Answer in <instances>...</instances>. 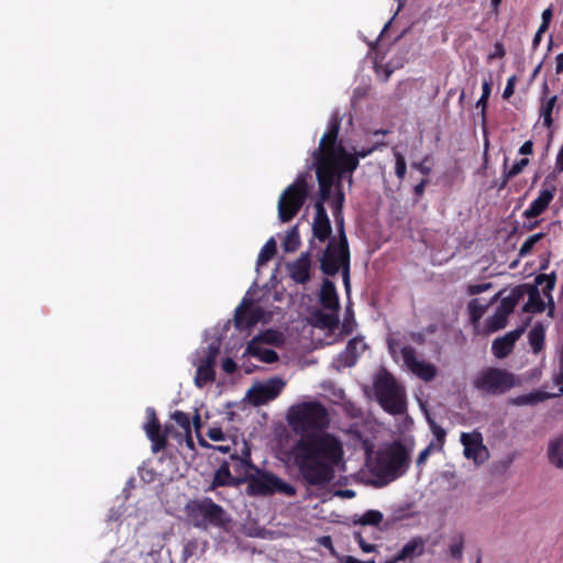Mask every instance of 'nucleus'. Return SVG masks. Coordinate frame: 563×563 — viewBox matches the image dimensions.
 I'll return each instance as SVG.
<instances>
[{
  "label": "nucleus",
  "instance_id": "nucleus-32",
  "mask_svg": "<svg viewBox=\"0 0 563 563\" xmlns=\"http://www.w3.org/2000/svg\"><path fill=\"white\" fill-rule=\"evenodd\" d=\"M521 296L522 292L519 288L514 289L509 296L501 299L497 309L509 316L515 310Z\"/></svg>",
  "mask_w": 563,
  "mask_h": 563
},
{
  "label": "nucleus",
  "instance_id": "nucleus-12",
  "mask_svg": "<svg viewBox=\"0 0 563 563\" xmlns=\"http://www.w3.org/2000/svg\"><path fill=\"white\" fill-rule=\"evenodd\" d=\"M284 386L285 382L282 378H271L250 388L246 396L252 405L261 406L275 399L282 393Z\"/></svg>",
  "mask_w": 563,
  "mask_h": 563
},
{
  "label": "nucleus",
  "instance_id": "nucleus-5",
  "mask_svg": "<svg viewBox=\"0 0 563 563\" xmlns=\"http://www.w3.org/2000/svg\"><path fill=\"white\" fill-rule=\"evenodd\" d=\"M320 268L328 276L336 275L341 268L344 285L350 287V250L343 219L340 221L339 242L330 240L320 258Z\"/></svg>",
  "mask_w": 563,
  "mask_h": 563
},
{
  "label": "nucleus",
  "instance_id": "nucleus-24",
  "mask_svg": "<svg viewBox=\"0 0 563 563\" xmlns=\"http://www.w3.org/2000/svg\"><path fill=\"white\" fill-rule=\"evenodd\" d=\"M239 482L232 476L230 472L229 463L224 461L214 472L209 490H213L218 487L235 486Z\"/></svg>",
  "mask_w": 563,
  "mask_h": 563
},
{
  "label": "nucleus",
  "instance_id": "nucleus-46",
  "mask_svg": "<svg viewBox=\"0 0 563 563\" xmlns=\"http://www.w3.org/2000/svg\"><path fill=\"white\" fill-rule=\"evenodd\" d=\"M528 164V158L517 161L508 170L506 169V180H510L515 176L519 175Z\"/></svg>",
  "mask_w": 563,
  "mask_h": 563
},
{
  "label": "nucleus",
  "instance_id": "nucleus-27",
  "mask_svg": "<svg viewBox=\"0 0 563 563\" xmlns=\"http://www.w3.org/2000/svg\"><path fill=\"white\" fill-rule=\"evenodd\" d=\"M358 347L363 351L367 347L361 338H353L347 342L344 352L341 354L345 366H353L356 363L360 356Z\"/></svg>",
  "mask_w": 563,
  "mask_h": 563
},
{
  "label": "nucleus",
  "instance_id": "nucleus-49",
  "mask_svg": "<svg viewBox=\"0 0 563 563\" xmlns=\"http://www.w3.org/2000/svg\"><path fill=\"white\" fill-rule=\"evenodd\" d=\"M492 287H493L492 283L468 285L467 286V294L471 295V296L478 295V294H482V292L490 289Z\"/></svg>",
  "mask_w": 563,
  "mask_h": 563
},
{
  "label": "nucleus",
  "instance_id": "nucleus-3",
  "mask_svg": "<svg viewBox=\"0 0 563 563\" xmlns=\"http://www.w3.org/2000/svg\"><path fill=\"white\" fill-rule=\"evenodd\" d=\"M189 523L199 530L211 528L228 532L232 525L230 514L210 497L189 499L185 505Z\"/></svg>",
  "mask_w": 563,
  "mask_h": 563
},
{
  "label": "nucleus",
  "instance_id": "nucleus-29",
  "mask_svg": "<svg viewBox=\"0 0 563 563\" xmlns=\"http://www.w3.org/2000/svg\"><path fill=\"white\" fill-rule=\"evenodd\" d=\"M313 318L316 321V325L322 329L334 330L338 328L340 322L338 312L334 311L323 312L318 310L313 313Z\"/></svg>",
  "mask_w": 563,
  "mask_h": 563
},
{
  "label": "nucleus",
  "instance_id": "nucleus-25",
  "mask_svg": "<svg viewBox=\"0 0 563 563\" xmlns=\"http://www.w3.org/2000/svg\"><path fill=\"white\" fill-rule=\"evenodd\" d=\"M552 395L543 390H534L509 399V404L514 406H536L551 398Z\"/></svg>",
  "mask_w": 563,
  "mask_h": 563
},
{
  "label": "nucleus",
  "instance_id": "nucleus-39",
  "mask_svg": "<svg viewBox=\"0 0 563 563\" xmlns=\"http://www.w3.org/2000/svg\"><path fill=\"white\" fill-rule=\"evenodd\" d=\"M508 314L496 309L495 313L487 320V327L490 331H498L506 327Z\"/></svg>",
  "mask_w": 563,
  "mask_h": 563
},
{
  "label": "nucleus",
  "instance_id": "nucleus-20",
  "mask_svg": "<svg viewBox=\"0 0 563 563\" xmlns=\"http://www.w3.org/2000/svg\"><path fill=\"white\" fill-rule=\"evenodd\" d=\"M426 540L422 537H415L408 541L401 550L395 554L388 563H397L408 559L419 558L424 552Z\"/></svg>",
  "mask_w": 563,
  "mask_h": 563
},
{
  "label": "nucleus",
  "instance_id": "nucleus-11",
  "mask_svg": "<svg viewBox=\"0 0 563 563\" xmlns=\"http://www.w3.org/2000/svg\"><path fill=\"white\" fill-rule=\"evenodd\" d=\"M264 311L261 307L253 308V300L243 298L235 308L234 327L239 331H249L263 318Z\"/></svg>",
  "mask_w": 563,
  "mask_h": 563
},
{
  "label": "nucleus",
  "instance_id": "nucleus-9",
  "mask_svg": "<svg viewBox=\"0 0 563 563\" xmlns=\"http://www.w3.org/2000/svg\"><path fill=\"white\" fill-rule=\"evenodd\" d=\"M246 492L250 496H269L280 493L288 497H294L297 493L289 483L271 472H263L258 467L249 476Z\"/></svg>",
  "mask_w": 563,
  "mask_h": 563
},
{
  "label": "nucleus",
  "instance_id": "nucleus-22",
  "mask_svg": "<svg viewBox=\"0 0 563 563\" xmlns=\"http://www.w3.org/2000/svg\"><path fill=\"white\" fill-rule=\"evenodd\" d=\"M320 303L324 309L338 312L340 309L339 297L334 284L323 279L320 290Z\"/></svg>",
  "mask_w": 563,
  "mask_h": 563
},
{
  "label": "nucleus",
  "instance_id": "nucleus-28",
  "mask_svg": "<svg viewBox=\"0 0 563 563\" xmlns=\"http://www.w3.org/2000/svg\"><path fill=\"white\" fill-rule=\"evenodd\" d=\"M548 457L552 465L563 470V435L552 440L548 448Z\"/></svg>",
  "mask_w": 563,
  "mask_h": 563
},
{
  "label": "nucleus",
  "instance_id": "nucleus-57",
  "mask_svg": "<svg viewBox=\"0 0 563 563\" xmlns=\"http://www.w3.org/2000/svg\"><path fill=\"white\" fill-rule=\"evenodd\" d=\"M222 369L228 374H232L236 369V363L232 358L228 357L222 362Z\"/></svg>",
  "mask_w": 563,
  "mask_h": 563
},
{
  "label": "nucleus",
  "instance_id": "nucleus-2",
  "mask_svg": "<svg viewBox=\"0 0 563 563\" xmlns=\"http://www.w3.org/2000/svg\"><path fill=\"white\" fill-rule=\"evenodd\" d=\"M340 128L341 118L338 114L332 115L318 148L312 152L311 168H314L318 173L323 172L330 180L333 178L336 168L341 173L347 174L351 184L352 174L358 167L360 158L371 155L378 147V144L349 153L343 143L339 141Z\"/></svg>",
  "mask_w": 563,
  "mask_h": 563
},
{
  "label": "nucleus",
  "instance_id": "nucleus-59",
  "mask_svg": "<svg viewBox=\"0 0 563 563\" xmlns=\"http://www.w3.org/2000/svg\"><path fill=\"white\" fill-rule=\"evenodd\" d=\"M410 340L419 345L426 343V334L423 332H411Z\"/></svg>",
  "mask_w": 563,
  "mask_h": 563
},
{
  "label": "nucleus",
  "instance_id": "nucleus-15",
  "mask_svg": "<svg viewBox=\"0 0 563 563\" xmlns=\"http://www.w3.org/2000/svg\"><path fill=\"white\" fill-rule=\"evenodd\" d=\"M219 346L210 344L207 349L206 355L196 371L195 384L197 387L202 388L208 383L216 379V372L213 368Z\"/></svg>",
  "mask_w": 563,
  "mask_h": 563
},
{
  "label": "nucleus",
  "instance_id": "nucleus-34",
  "mask_svg": "<svg viewBox=\"0 0 563 563\" xmlns=\"http://www.w3.org/2000/svg\"><path fill=\"white\" fill-rule=\"evenodd\" d=\"M383 521V514L379 510H367L357 519H354V525L373 526L377 527Z\"/></svg>",
  "mask_w": 563,
  "mask_h": 563
},
{
  "label": "nucleus",
  "instance_id": "nucleus-62",
  "mask_svg": "<svg viewBox=\"0 0 563 563\" xmlns=\"http://www.w3.org/2000/svg\"><path fill=\"white\" fill-rule=\"evenodd\" d=\"M555 73L558 75L563 73V52L555 57Z\"/></svg>",
  "mask_w": 563,
  "mask_h": 563
},
{
  "label": "nucleus",
  "instance_id": "nucleus-54",
  "mask_svg": "<svg viewBox=\"0 0 563 563\" xmlns=\"http://www.w3.org/2000/svg\"><path fill=\"white\" fill-rule=\"evenodd\" d=\"M428 161V156L423 158L422 162L412 163V168L419 170L422 175L429 176L431 173V167L426 165V162Z\"/></svg>",
  "mask_w": 563,
  "mask_h": 563
},
{
  "label": "nucleus",
  "instance_id": "nucleus-33",
  "mask_svg": "<svg viewBox=\"0 0 563 563\" xmlns=\"http://www.w3.org/2000/svg\"><path fill=\"white\" fill-rule=\"evenodd\" d=\"M252 341L279 346L280 344H283L284 339L283 334L279 331L268 329L260 333L258 335L254 336Z\"/></svg>",
  "mask_w": 563,
  "mask_h": 563
},
{
  "label": "nucleus",
  "instance_id": "nucleus-55",
  "mask_svg": "<svg viewBox=\"0 0 563 563\" xmlns=\"http://www.w3.org/2000/svg\"><path fill=\"white\" fill-rule=\"evenodd\" d=\"M428 184L429 179L422 178L421 181L413 187V194L417 198H421L423 196Z\"/></svg>",
  "mask_w": 563,
  "mask_h": 563
},
{
  "label": "nucleus",
  "instance_id": "nucleus-51",
  "mask_svg": "<svg viewBox=\"0 0 563 563\" xmlns=\"http://www.w3.org/2000/svg\"><path fill=\"white\" fill-rule=\"evenodd\" d=\"M354 323L355 322H354V318H353V312L347 309L346 316H345L343 324H342L343 332L346 334L351 333L353 330Z\"/></svg>",
  "mask_w": 563,
  "mask_h": 563
},
{
  "label": "nucleus",
  "instance_id": "nucleus-14",
  "mask_svg": "<svg viewBox=\"0 0 563 563\" xmlns=\"http://www.w3.org/2000/svg\"><path fill=\"white\" fill-rule=\"evenodd\" d=\"M461 443L464 446V456L467 460H473L476 465L483 464L488 460L489 453L483 443V437L481 432H463L461 434Z\"/></svg>",
  "mask_w": 563,
  "mask_h": 563
},
{
  "label": "nucleus",
  "instance_id": "nucleus-60",
  "mask_svg": "<svg viewBox=\"0 0 563 563\" xmlns=\"http://www.w3.org/2000/svg\"><path fill=\"white\" fill-rule=\"evenodd\" d=\"M529 301L530 302L538 301V303H539L538 310L539 311L543 310V302L540 299L539 291L537 288H533L532 291L529 294Z\"/></svg>",
  "mask_w": 563,
  "mask_h": 563
},
{
  "label": "nucleus",
  "instance_id": "nucleus-26",
  "mask_svg": "<svg viewBox=\"0 0 563 563\" xmlns=\"http://www.w3.org/2000/svg\"><path fill=\"white\" fill-rule=\"evenodd\" d=\"M246 353L266 364H273L278 361V354L276 351L262 347L258 345V342L255 341L249 342Z\"/></svg>",
  "mask_w": 563,
  "mask_h": 563
},
{
  "label": "nucleus",
  "instance_id": "nucleus-16",
  "mask_svg": "<svg viewBox=\"0 0 563 563\" xmlns=\"http://www.w3.org/2000/svg\"><path fill=\"white\" fill-rule=\"evenodd\" d=\"M526 328L518 327L504 336L496 338L492 343V352L497 358L507 357L514 350L516 342L523 334Z\"/></svg>",
  "mask_w": 563,
  "mask_h": 563
},
{
  "label": "nucleus",
  "instance_id": "nucleus-61",
  "mask_svg": "<svg viewBox=\"0 0 563 563\" xmlns=\"http://www.w3.org/2000/svg\"><path fill=\"white\" fill-rule=\"evenodd\" d=\"M555 169L558 172H563V145L561 146V148L556 155Z\"/></svg>",
  "mask_w": 563,
  "mask_h": 563
},
{
  "label": "nucleus",
  "instance_id": "nucleus-4",
  "mask_svg": "<svg viewBox=\"0 0 563 563\" xmlns=\"http://www.w3.org/2000/svg\"><path fill=\"white\" fill-rule=\"evenodd\" d=\"M408 467L409 453L406 446L397 441L377 453L371 472L382 484H388L402 476Z\"/></svg>",
  "mask_w": 563,
  "mask_h": 563
},
{
  "label": "nucleus",
  "instance_id": "nucleus-21",
  "mask_svg": "<svg viewBox=\"0 0 563 563\" xmlns=\"http://www.w3.org/2000/svg\"><path fill=\"white\" fill-rule=\"evenodd\" d=\"M230 459L234 462V472L246 482L249 476H251L255 472V468H257V466L252 463L251 451L247 446L243 449L242 455L231 454Z\"/></svg>",
  "mask_w": 563,
  "mask_h": 563
},
{
  "label": "nucleus",
  "instance_id": "nucleus-38",
  "mask_svg": "<svg viewBox=\"0 0 563 563\" xmlns=\"http://www.w3.org/2000/svg\"><path fill=\"white\" fill-rule=\"evenodd\" d=\"M276 251H277L276 242L273 238H271L260 251V254L257 257V265L261 266V265L266 264L269 260H272L274 257V255L276 254Z\"/></svg>",
  "mask_w": 563,
  "mask_h": 563
},
{
  "label": "nucleus",
  "instance_id": "nucleus-37",
  "mask_svg": "<svg viewBox=\"0 0 563 563\" xmlns=\"http://www.w3.org/2000/svg\"><path fill=\"white\" fill-rule=\"evenodd\" d=\"M172 419L179 426V428L183 429L185 434L187 437H189L188 444L191 446L192 445V440H191V437H190V434H191V423H190L189 415L186 413V412L176 410L172 415Z\"/></svg>",
  "mask_w": 563,
  "mask_h": 563
},
{
  "label": "nucleus",
  "instance_id": "nucleus-13",
  "mask_svg": "<svg viewBox=\"0 0 563 563\" xmlns=\"http://www.w3.org/2000/svg\"><path fill=\"white\" fill-rule=\"evenodd\" d=\"M400 354L407 368L420 379L431 382L437 376V367L431 363L417 360V352L412 346H402Z\"/></svg>",
  "mask_w": 563,
  "mask_h": 563
},
{
  "label": "nucleus",
  "instance_id": "nucleus-6",
  "mask_svg": "<svg viewBox=\"0 0 563 563\" xmlns=\"http://www.w3.org/2000/svg\"><path fill=\"white\" fill-rule=\"evenodd\" d=\"M374 390L382 408L394 416L406 411L407 402L404 389L396 378L386 369L380 372L374 382Z\"/></svg>",
  "mask_w": 563,
  "mask_h": 563
},
{
  "label": "nucleus",
  "instance_id": "nucleus-47",
  "mask_svg": "<svg viewBox=\"0 0 563 563\" xmlns=\"http://www.w3.org/2000/svg\"><path fill=\"white\" fill-rule=\"evenodd\" d=\"M199 548V542L197 539L188 540L183 548V559L188 560L196 555Z\"/></svg>",
  "mask_w": 563,
  "mask_h": 563
},
{
  "label": "nucleus",
  "instance_id": "nucleus-23",
  "mask_svg": "<svg viewBox=\"0 0 563 563\" xmlns=\"http://www.w3.org/2000/svg\"><path fill=\"white\" fill-rule=\"evenodd\" d=\"M549 87L547 84L542 87V98L539 109L540 118L543 119V125L548 129L553 125L552 112L558 101V96L548 97Z\"/></svg>",
  "mask_w": 563,
  "mask_h": 563
},
{
  "label": "nucleus",
  "instance_id": "nucleus-43",
  "mask_svg": "<svg viewBox=\"0 0 563 563\" xmlns=\"http://www.w3.org/2000/svg\"><path fill=\"white\" fill-rule=\"evenodd\" d=\"M544 236L543 233H536L531 236H529L521 245L519 250L520 256H527L531 253L533 246L536 243H538L542 238Z\"/></svg>",
  "mask_w": 563,
  "mask_h": 563
},
{
  "label": "nucleus",
  "instance_id": "nucleus-35",
  "mask_svg": "<svg viewBox=\"0 0 563 563\" xmlns=\"http://www.w3.org/2000/svg\"><path fill=\"white\" fill-rule=\"evenodd\" d=\"M300 245V236L298 225H294L286 234L283 241V249L287 253H291L298 250Z\"/></svg>",
  "mask_w": 563,
  "mask_h": 563
},
{
  "label": "nucleus",
  "instance_id": "nucleus-36",
  "mask_svg": "<svg viewBox=\"0 0 563 563\" xmlns=\"http://www.w3.org/2000/svg\"><path fill=\"white\" fill-rule=\"evenodd\" d=\"M464 550V536L459 532L451 537L449 551L453 559L461 561L463 558Z\"/></svg>",
  "mask_w": 563,
  "mask_h": 563
},
{
  "label": "nucleus",
  "instance_id": "nucleus-30",
  "mask_svg": "<svg viewBox=\"0 0 563 563\" xmlns=\"http://www.w3.org/2000/svg\"><path fill=\"white\" fill-rule=\"evenodd\" d=\"M169 430V427H165L164 431H162L161 428L159 431L151 430L146 433L147 438L152 442V451L154 453H158L167 446Z\"/></svg>",
  "mask_w": 563,
  "mask_h": 563
},
{
  "label": "nucleus",
  "instance_id": "nucleus-52",
  "mask_svg": "<svg viewBox=\"0 0 563 563\" xmlns=\"http://www.w3.org/2000/svg\"><path fill=\"white\" fill-rule=\"evenodd\" d=\"M506 55V49L500 42H496L494 45V52L489 54L488 59L503 58Z\"/></svg>",
  "mask_w": 563,
  "mask_h": 563
},
{
  "label": "nucleus",
  "instance_id": "nucleus-1",
  "mask_svg": "<svg viewBox=\"0 0 563 563\" xmlns=\"http://www.w3.org/2000/svg\"><path fill=\"white\" fill-rule=\"evenodd\" d=\"M292 430L300 434L289 451L292 464L302 481L324 487L335 477V467L343 462L342 442L330 433H320L330 423L327 408L318 401L292 406L287 413Z\"/></svg>",
  "mask_w": 563,
  "mask_h": 563
},
{
  "label": "nucleus",
  "instance_id": "nucleus-18",
  "mask_svg": "<svg viewBox=\"0 0 563 563\" xmlns=\"http://www.w3.org/2000/svg\"><path fill=\"white\" fill-rule=\"evenodd\" d=\"M556 188L551 186L550 188H542L539 196L530 203L525 210L523 217L527 219L537 218L542 214L554 198Z\"/></svg>",
  "mask_w": 563,
  "mask_h": 563
},
{
  "label": "nucleus",
  "instance_id": "nucleus-44",
  "mask_svg": "<svg viewBox=\"0 0 563 563\" xmlns=\"http://www.w3.org/2000/svg\"><path fill=\"white\" fill-rule=\"evenodd\" d=\"M146 415H147V421L144 424L145 432L147 433L151 430L152 431H159V429L162 427H161L158 418L156 417L155 410L153 408H147L146 409Z\"/></svg>",
  "mask_w": 563,
  "mask_h": 563
},
{
  "label": "nucleus",
  "instance_id": "nucleus-50",
  "mask_svg": "<svg viewBox=\"0 0 563 563\" xmlns=\"http://www.w3.org/2000/svg\"><path fill=\"white\" fill-rule=\"evenodd\" d=\"M516 82H517V76L516 75H512V76H510L508 78L506 87H505L504 92H503V98L504 99H509L514 95Z\"/></svg>",
  "mask_w": 563,
  "mask_h": 563
},
{
  "label": "nucleus",
  "instance_id": "nucleus-56",
  "mask_svg": "<svg viewBox=\"0 0 563 563\" xmlns=\"http://www.w3.org/2000/svg\"><path fill=\"white\" fill-rule=\"evenodd\" d=\"M208 437L212 441H222L224 440V433L221 428H211L208 431Z\"/></svg>",
  "mask_w": 563,
  "mask_h": 563
},
{
  "label": "nucleus",
  "instance_id": "nucleus-17",
  "mask_svg": "<svg viewBox=\"0 0 563 563\" xmlns=\"http://www.w3.org/2000/svg\"><path fill=\"white\" fill-rule=\"evenodd\" d=\"M345 173H341V170L335 168L333 178L331 179V191L334 189V199L332 201L333 216L336 220L338 230L340 229V221L343 219L342 209L345 201V195L343 192V179L345 178Z\"/></svg>",
  "mask_w": 563,
  "mask_h": 563
},
{
  "label": "nucleus",
  "instance_id": "nucleus-48",
  "mask_svg": "<svg viewBox=\"0 0 563 563\" xmlns=\"http://www.w3.org/2000/svg\"><path fill=\"white\" fill-rule=\"evenodd\" d=\"M353 538L358 543L363 552L371 553L375 551L376 545L367 543L361 532L355 531L353 533Z\"/></svg>",
  "mask_w": 563,
  "mask_h": 563
},
{
  "label": "nucleus",
  "instance_id": "nucleus-41",
  "mask_svg": "<svg viewBox=\"0 0 563 563\" xmlns=\"http://www.w3.org/2000/svg\"><path fill=\"white\" fill-rule=\"evenodd\" d=\"M536 284L541 286L543 294L547 295L551 292L555 286V276L554 274H540L536 277Z\"/></svg>",
  "mask_w": 563,
  "mask_h": 563
},
{
  "label": "nucleus",
  "instance_id": "nucleus-31",
  "mask_svg": "<svg viewBox=\"0 0 563 563\" xmlns=\"http://www.w3.org/2000/svg\"><path fill=\"white\" fill-rule=\"evenodd\" d=\"M545 330L541 323H537L529 332V344L534 354L542 351L544 346Z\"/></svg>",
  "mask_w": 563,
  "mask_h": 563
},
{
  "label": "nucleus",
  "instance_id": "nucleus-53",
  "mask_svg": "<svg viewBox=\"0 0 563 563\" xmlns=\"http://www.w3.org/2000/svg\"><path fill=\"white\" fill-rule=\"evenodd\" d=\"M432 449H433V443L431 442L426 449H423L419 453L418 459H417L418 466H421L427 462L428 457L430 456V454L432 452Z\"/></svg>",
  "mask_w": 563,
  "mask_h": 563
},
{
  "label": "nucleus",
  "instance_id": "nucleus-42",
  "mask_svg": "<svg viewBox=\"0 0 563 563\" xmlns=\"http://www.w3.org/2000/svg\"><path fill=\"white\" fill-rule=\"evenodd\" d=\"M427 420H428L430 430H431L432 434L434 435V438L441 449L445 442L446 431L441 426H439L431 417H428Z\"/></svg>",
  "mask_w": 563,
  "mask_h": 563
},
{
  "label": "nucleus",
  "instance_id": "nucleus-10",
  "mask_svg": "<svg viewBox=\"0 0 563 563\" xmlns=\"http://www.w3.org/2000/svg\"><path fill=\"white\" fill-rule=\"evenodd\" d=\"M319 191L314 202L316 216L312 223L313 236L320 242L328 240L332 233V227L328 217L324 203L329 201L331 197V180L328 179L323 172H316Z\"/></svg>",
  "mask_w": 563,
  "mask_h": 563
},
{
  "label": "nucleus",
  "instance_id": "nucleus-45",
  "mask_svg": "<svg viewBox=\"0 0 563 563\" xmlns=\"http://www.w3.org/2000/svg\"><path fill=\"white\" fill-rule=\"evenodd\" d=\"M407 173L406 159L401 153H395V174L401 180Z\"/></svg>",
  "mask_w": 563,
  "mask_h": 563
},
{
  "label": "nucleus",
  "instance_id": "nucleus-64",
  "mask_svg": "<svg viewBox=\"0 0 563 563\" xmlns=\"http://www.w3.org/2000/svg\"><path fill=\"white\" fill-rule=\"evenodd\" d=\"M342 563H374V561L362 562L352 555H346L342 559Z\"/></svg>",
  "mask_w": 563,
  "mask_h": 563
},
{
  "label": "nucleus",
  "instance_id": "nucleus-19",
  "mask_svg": "<svg viewBox=\"0 0 563 563\" xmlns=\"http://www.w3.org/2000/svg\"><path fill=\"white\" fill-rule=\"evenodd\" d=\"M311 260L308 252L301 253L300 256L288 265L289 275L297 284H306L310 279Z\"/></svg>",
  "mask_w": 563,
  "mask_h": 563
},
{
  "label": "nucleus",
  "instance_id": "nucleus-40",
  "mask_svg": "<svg viewBox=\"0 0 563 563\" xmlns=\"http://www.w3.org/2000/svg\"><path fill=\"white\" fill-rule=\"evenodd\" d=\"M467 309L471 321L475 323L483 317L486 307L478 299H472L467 305Z\"/></svg>",
  "mask_w": 563,
  "mask_h": 563
},
{
  "label": "nucleus",
  "instance_id": "nucleus-58",
  "mask_svg": "<svg viewBox=\"0 0 563 563\" xmlns=\"http://www.w3.org/2000/svg\"><path fill=\"white\" fill-rule=\"evenodd\" d=\"M533 153V142L526 141L519 148V154L521 155H530Z\"/></svg>",
  "mask_w": 563,
  "mask_h": 563
},
{
  "label": "nucleus",
  "instance_id": "nucleus-63",
  "mask_svg": "<svg viewBox=\"0 0 563 563\" xmlns=\"http://www.w3.org/2000/svg\"><path fill=\"white\" fill-rule=\"evenodd\" d=\"M482 88H483L482 96H484V98H489L490 92H492V81L484 80Z\"/></svg>",
  "mask_w": 563,
  "mask_h": 563
},
{
  "label": "nucleus",
  "instance_id": "nucleus-8",
  "mask_svg": "<svg viewBox=\"0 0 563 563\" xmlns=\"http://www.w3.org/2000/svg\"><path fill=\"white\" fill-rule=\"evenodd\" d=\"M520 382L507 369L489 366L481 371L473 379V387L485 395H504Z\"/></svg>",
  "mask_w": 563,
  "mask_h": 563
},
{
  "label": "nucleus",
  "instance_id": "nucleus-7",
  "mask_svg": "<svg viewBox=\"0 0 563 563\" xmlns=\"http://www.w3.org/2000/svg\"><path fill=\"white\" fill-rule=\"evenodd\" d=\"M308 178V173H300L295 181L280 195L278 200V218L282 222H289L305 205L310 194Z\"/></svg>",
  "mask_w": 563,
  "mask_h": 563
}]
</instances>
